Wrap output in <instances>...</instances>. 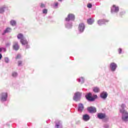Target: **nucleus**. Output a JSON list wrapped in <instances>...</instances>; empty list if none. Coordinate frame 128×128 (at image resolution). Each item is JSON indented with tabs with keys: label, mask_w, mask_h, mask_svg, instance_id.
Returning a JSON list of instances; mask_svg holds the SVG:
<instances>
[{
	"label": "nucleus",
	"mask_w": 128,
	"mask_h": 128,
	"mask_svg": "<svg viewBox=\"0 0 128 128\" xmlns=\"http://www.w3.org/2000/svg\"><path fill=\"white\" fill-rule=\"evenodd\" d=\"M122 109H120V111L121 114H123L124 115L122 116V120H124V122H128V112L124 110L126 105L124 104H122L121 105Z\"/></svg>",
	"instance_id": "nucleus-1"
},
{
	"label": "nucleus",
	"mask_w": 128,
	"mask_h": 128,
	"mask_svg": "<svg viewBox=\"0 0 128 128\" xmlns=\"http://www.w3.org/2000/svg\"><path fill=\"white\" fill-rule=\"evenodd\" d=\"M92 93H88V94H86V100L90 102H94L96 98H98V95H94L92 97Z\"/></svg>",
	"instance_id": "nucleus-2"
},
{
	"label": "nucleus",
	"mask_w": 128,
	"mask_h": 128,
	"mask_svg": "<svg viewBox=\"0 0 128 128\" xmlns=\"http://www.w3.org/2000/svg\"><path fill=\"white\" fill-rule=\"evenodd\" d=\"M74 14H70L68 16V17L66 18V22H70V20H74Z\"/></svg>",
	"instance_id": "nucleus-3"
},
{
	"label": "nucleus",
	"mask_w": 128,
	"mask_h": 128,
	"mask_svg": "<svg viewBox=\"0 0 128 128\" xmlns=\"http://www.w3.org/2000/svg\"><path fill=\"white\" fill-rule=\"evenodd\" d=\"M6 98H8V93L3 92L1 94V102H6Z\"/></svg>",
	"instance_id": "nucleus-4"
},
{
	"label": "nucleus",
	"mask_w": 128,
	"mask_h": 128,
	"mask_svg": "<svg viewBox=\"0 0 128 128\" xmlns=\"http://www.w3.org/2000/svg\"><path fill=\"white\" fill-rule=\"evenodd\" d=\"M82 96V93H80V92H77L74 94V100H76V102H78V100L80 98V96Z\"/></svg>",
	"instance_id": "nucleus-5"
},
{
	"label": "nucleus",
	"mask_w": 128,
	"mask_h": 128,
	"mask_svg": "<svg viewBox=\"0 0 128 128\" xmlns=\"http://www.w3.org/2000/svg\"><path fill=\"white\" fill-rule=\"evenodd\" d=\"M97 116L98 118H100V120H104V118H106V114L104 113H98Z\"/></svg>",
	"instance_id": "nucleus-6"
},
{
	"label": "nucleus",
	"mask_w": 128,
	"mask_h": 128,
	"mask_svg": "<svg viewBox=\"0 0 128 128\" xmlns=\"http://www.w3.org/2000/svg\"><path fill=\"white\" fill-rule=\"evenodd\" d=\"M87 110L89 112L92 114L96 112V108L94 107H88Z\"/></svg>",
	"instance_id": "nucleus-7"
},
{
	"label": "nucleus",
	"mask_w": 128,
	"mask_h": 128,
	"mask_svg": "<svg viewBox=\"0 0 128 128\" xmlns=\"http://www.w3.org/2000/svg\"><path fill=\"white\" fill-rule=\"evenodd\" d=\"M116 67L117 66L116 64V63L112 62L110 64V68H111L112 72H114V70H116Z\"/></svg>",
	"instance_id": "nucleus-8"
},
{
	"label": "nucleus",
	"mask_w": 128,
	"mask_h": 128,
	"mask_svg": "<svg viewBox=\"0 0 128 128\" xmlns=\"http://www.w3.org/2000/svg\"><path fill=\"white\" fill-rule=\"evenodd\" d=\"M13 48L15 50H20V46H18V42H14Z\"/></svg>",
	"instance_id": "nucleus-9"
},
{
	"label": "nucleus",
	"mask_w": 128,
	"mask_h": 128,
	"mask_svg": "<svg viewBox=\"0 0 128 128\" xmlns=\"http://www.w3.org/2000/svg\"><path fill=\"white\" fill-rule=\"evenodd\" d=\"M79 30L81 32H82L84 30V23H81L79 24L78 26Z\"/></svg>",
	"instance_id": "nucleus-10"
},
{
	"label": "nucleus",
	"mask_w": 128,
	"mask_h": 128,
	"mask_svg": "<svg viewBox=\"0 0 128 128\" xmlns=\"http://www.w3.org/2000/svg\"><path fill=\"white\" fill-rule=\"evenodd\" d=\"M106 22H108V20L102 19L98 20V24L100 26H101L102 24H106Z\"/></svg>",
	"instance_id": "nucleus-11"
},
{
	"label": "nucleus",
	"mask_w": 128,
	"mask_h": 128,
	"mask_svg": "<svg viewBox=\"0 0 128 128\" xmlns=\"http://www.w3.org/2000/svg\"><path fill=\"white\" fill-rule=\"evenodd\" d=\"M100 98L104 100H106V98H108V93H106V92H103L101 93Z\"/></svg>",
	"instance_id": "nucleus-12"
},
{
	"label": "nucleus",
	"mask_w": 128,
	"mask_h": 128,
	"mask_svg": "<svg viewBox=\"0 0 128 128\" xmlns=\"http://www.w3.org/2000/svg\"><path fill=\"white\" fill-rule=\"evenodd\" d=\"M90 118V116H88V114H86L82 116V120L85 122H88V120Z\"/></svg>",
	"instance_id": "nucleus-13"
},
{
	"label": "nucleus",
	"mask_w": 128,
	"mask_h": 128,
	"mask_svg": "<svg viewBox=\"0 0 128 128\" xmlns=\"http://www.w3.org/2000/svg\"><path fill=\"white\" fill-rule=\"evenodd\" d=\"M23 46H25L26 44H28V41H26V40H25L24 38L23 39L20 40Z\"/></svg>",
	"instance_id": "nucleus-14"
},
{
	"label": "nucleus",
	"mask_w": 128,
	"mask_h": 128,
	"mask_svg": "<svg viewBox=\"0 0 128 128\" xmlns=\"http://www.w3.org/2000/svg\"><path fill=\"white\" fill-rule=\"evenodd\" d=\"M78 110V112H82L84 110V105L82 104H79Z\"/></svg>",
	"instance_id": "nucleus-15"
},
{
	"label": "nucleus",
	"mask_w": 128,
	"mask_h": 128,
	"mask_svg": "<svg viewBox=\"0 0 128 128\" xmlns=\"http://www.w3.org/2000/svg\"><path fill=\"white\" fill-rule=\"evenodd\" d=\"M5 8H6V10H8V7L6 6H2V7H1L0 8V14H2L3 12H4V9Z\"/></svg>",
	"instance_id": "nucleus-16"
},
{
	"label": "nucleus",
	"mask_w": 128,
	"mask_h": 128,
	"mask_svg": "<svg viewBox=\"0 0 128 128\" xmlns=\"http://www.w3.org/2000/svg\"><path fill=\"white\" fill-rule=\"evenodd\" d=\"M112 8L114 10V12H118L120 10V8H118V6H116V5L112 6Z\"/></svg>",
	"instance_id": "nucleus-17"
},
{
	"label": "nucleus",
	"mask_w": 128,
	"mask_h": 128,
	"mask_svg": "<svg viewBox=\"0 0 128 128\" xmlns=\"http://www.w3.org/2000/svg\"><path fill=\"white\" fill-rule=\"evenodd\" d=\"M17 38L18 40H23L24 38V35L22 34H18V35L17 36Z\"/></svg>",
	"instance_id": "nucleus-18"
},
{
	"label": "nucleus",
	"mask_w": 128,
	"mask_h": 128,
	"mask_svg": "<svg viewBox=\"0 0 128 128\" xmlns=\"http://www.w3.org/2000/svg\"><path fill=\"white\" fill-rule=\"evenodd\" d=\"M93 92H100V88L98 87H94L93 88Z\"/></svg>",
	"instance_id": "nucleus-19"
},
{
	"label": "nucleus",
	"mask_w": 128,
	"mask_h": 128,
	"mask_svg": "<svg viewBox=\"0 0 128 128\" xmlns=\"http://www.w3.org/2000/svg\"><path fill=\"white\" fill-rule=\"evenodd\" d=\"M12 32V28H8L4 30V34H6V32Z\"/></svg>",
	"instance_id": "nucleus-20"
},
{
	"label": "nucleus",
	"mask_w": 128,
	"mask_h": 128,
	"mask_svg": "<svg viewBox=\"0 0 128 128\" xmlns=\"http://www.w3.org/2000/svg\"><path fill=\"white\" fill-rule=\"evenodd\" d=\"M93 23H94V20H92V18H90L88 20V24H92Z\"/></svg>",
	"instance_id": "nucleus-21"
},
{
	"label": "nucleus",
	"mask_w": 128,
	"mask_h": 128,
	"mask_svg": "<svg viewBox=\"0 0 128 128\" xmlns=\"http://www.w3.org/2000/svg\"><path fill=\"white\" fill-rule=\"evenodd\" d=\"M78 82H80V84H84V78H81L78 80Z\"/></svg>",
	"instance_id": "nucleus-22"
},
{
	"label": "nucleus",
	"mask_w": 128,
	"mask_h": 128,
	"mask_svg": "<svg viewBox=\"0 0 128 128\" xmlns=\"http://www.w3.org/2000/svg\"><path fill=\"white\" fill-rule=\"evenodd\" d=\"M10 22L12 26H16V22L14 20H12Z\"/></svg>",
	"instance_id": "nucleus-23"
},
{
	"label": "nucleus",
	"mask_w": 128,
	"mask_h": 128,
	"mask_svg": "<svg viewBox=\"0 0 128 128\" xmlns=\"http://www.w3.org/2000/svg\"><path fill=\"white\" fill-rule=\"evenodd\" d=\"M12 76H14V78L18 76V73H16V72H13L12 73Z\"/></svg>",
	"instance_id": "nucleus-24"
},
{
	"label": "nucleus",
	"mask_w": 128,
	"mask_h": 128,
	"mask_svg": "<svg viewBox=\"0 0 128 128\" xmlns=\"http://www.w3.org/2000/svg\"><path fill=\"white\" fill-rule=\"evenodd\" d=\"M4 62H6V64L8 63V62H10V60L8 59V58H4Z\"/></svg>",
	"instance_id": "nucleus-25"
},
{
	"label": "nucleus",
	"mask_w": 128,
	"mask_h": 128,
	"mask_svg": "<svg viewBox=\"0 0 128 128\" xmlns=\"http://www.w3.org/2000/svg\"><path fill=\"white\" fill-rule=\"evenodd\" d=\"M87 7H88V8H92V4H88V5H87Z\"/></svg>",
	"instance_id": "nucleus-26"
},
{
	"label": "nucleus",
	"mask_w": 128,
	"mask_h": 128,
	"mask_svg": "<svg viewBox=\"0 0 128 128\" xmlns=\"http://www.w3.org/2000/svg\"><path fill=\"white\" fill-rule=\"evenodd\" d=\"M42 13L45 14H48V10L46 9L43 10Z\"/></svg>",
	"instance_id": "nucleus-27"
},
{
	"label": "nucleus",
	"mask_w": 128,
	"mask_h": 128,
	"mask_svg": "<svg viewBox=\"0 0 128 128\" xmlns=\"http://www.w3.org/2000/svg\"><path fill=\"white\" fill-rule=\"evenodd\" d=\"M20 58V54H18L16 56V60H18Z\"/></svg>",
	"instance_id": "nucleus-28"
},
{
	"label": "nucleus",
	"mask_w": 128,
	"mask_h": 128,
	"mask_svg": "<svg viewBox=\"0 0 128 128\" xmlns=\"http://www.w3.org/2000/svg\"><path fill=\"white\" fill-rule=\"evenodd\" d=\"M22 64V61H18V66H20Z\"/></svg>",
	"instance_id": "nucleus-29"
},
{
	"label": "nucleus",
	"mask_w": 128,
	"mask_h": 128,
	"mask_svg": "<svg viewBox=\"0 0 128 128\" xmlns=\"http://www.w3.org/2000/svg\"><path fill=\"white\" fill-rule=\"evenodd\" d=\"M118 52L119 54H122V48H119L118 50Z\"/></svg>",
	"instance_id": "nucleus-30"
},
{
	"label": "nucleus",
	"mask_w": 128,
	"mask_h": 128,
	"mask_svg": "<svg viewBox=\"0 0 128 128\" xmlns=\"http://www.w3.org/2000/svg\"><path fill=\"white\" fill-rule=\"evenodd\" d=\"M44 6H44V4H41L40 8H44Z\"/></svg>",
	"instance_id": "nucleus-31"
},
{
	"label": "nucleus",
	"mask_w": 128,
	"mask_h": 128,
	"mask_svg": "<svg viewBox=\"0 0 128 128\" xmlns=\"http://www.w3.org/2000/svg\"><path fill=\"white\" fill-rule=\"evenodd\" d=\"M58 6V2H56L54 4V6H56V8Z\"/></svg>",
	"instance_id": "nucleus-32"
},
{
	"label": "nucleus",
	"mask_w": 128,
	"mask_h": 128,
	"mask_svg": "<svg viewBox=\"0 0 128 128\" xmlns=\"http://www.w3.org/2000/svg\"><path fill=\"white\" fill-rule=\"evenodd\" d=\"M2 50H4V52H6V48H2Z\"/></svg>",
	"instance_id": "nucleus-33"
},
{
	"label": "nucleus",
	"mask_w": 128,
	"mask_h": 128,
	"mask_svg": "<svg viewBox=\"0 0 128 128\" xmlns=\"http://www.w3.org/2000/svg\"><path fill=\"white\" fill-rule=\"evenodd\" d=\"M2 55L1 54H0V60H2Z\"/></svg>",
	"instance_id": "nucleus-34"
},
{
	"label": "nucleus",
	"mask_w": 128,
	"mask_h": 128,
	"mask_svg": "<svg viewBox=\"0 0 128 128\" xmlns=\"http://www.w3.org/2000/svg\"><path fill=\"white\" fill-rule=\"evenodd\" d=\"M56 128H60V125H59V124H56Z\"/></svg>",
	"instance_id": "nucleus-35"
},
{
	"label": "nucleus",
	"mask_w": 128,
	"mask_h": 128,
	"mask_svg": "<svg viewBox=\"0 0 128 128\" xmlns=\"http://www.w3.org/2000/svg\"><path fill=\"white\" fill-rule=\"evenodd\" d=\"M2 52V48H0V52Z\"/></svg>",
	"instance_id": "nucleus-36"
},
{
	"label": "nucleus",
	"mask_w": 128,
	"mask_h": 128,
	"mask_svg": "<svg viewBox=\"0 0 128 128\" xmlns=\"http://www.w3.org/2000/svg\"><path fill=\"white\" fill-rule=\"evenodd\" d=\"M58 2H62V0H58Z\"/></svg>",
	"instance_id": "nucleus-37"
},
{
	"label": "nucleus",
	"mask_w": 128,
	"mask_h": 128,
	"mask_svg": "<svg viewBox=\"0 0 128 128\" xmlns=\"http://www.w3.org/2000/svg\"><path fill=\"white\" fill-rule=\"evenodd\" d=\"M112 10H113L112 8L111 9L112 12Z\"/></svg>",
	"instance_id": "nucleus-38"
},
{
	"label": "nucleus",
	"mask_w": 128,
	"mask_h": 128,
	"mask_svg": "<svg viewBox=\"0 0 128 128\" xmlns=\"http://www.w3.org/2000/svg\"><path fill=\"white\" fill-rule=\"evenodd\" d=\"M107 120H108V118H107Z\"/></svg>",
	"instance_id": "nucleus-39"
},
{
	"label": "nucleus",
	"mask_w": 128,
	"mask_h": 128,
	"mask_svg": "<svg viewBox=\"0 0 128 128\" xmlns=\"http://www.w3.org/2000/svg\"><path fill=\"white\" fill-rule=\"evenodd\" d=\"M120 14L122 15V13Z\"/></svg>",
	"instance_id": "nucleus-40"
}]
</instances>
